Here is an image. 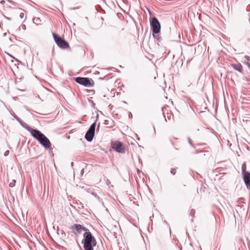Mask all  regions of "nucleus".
<instances>
[{"mask_svg":"<svg viewBox=\"0 0 250 250\" xmlns=\"http://www.w3.org/2000/svg\"><path fill=\"white\" fill-rule=\"evenodd\" d=\"M195 213V211L194 209H191L190 211V215L193 217Z\"/></svg>","mask_w":250,"mask_h":250,"instance_id":"13","label":"nucleus"},{"mask_svg":"<svg viewBox=\"0 0 250 250\" xmlns=\"http://www.w3.org/2000/svg\"><path fill=\"white\" fill-rule=\"evenodd\" d=\"M16 183V180H13L10 183H9V187H13L15 186V184Z\"/></svg>","mask_w":250,"mask_h":250,"instance_id":"12","label":"nucleus"},{"mask_svg":"<svg viewBox=\"0 0 250 250\" xmlns=\"http://www.w3.org/2000/svg\"><path fill=\"white\" fill-rule=\"evenodd\" d=\"M22 126H23L24 128H25L27 130L29 131V128H32V127H30L26 123L21 121V123H19Z\"/></svg>","mask_w":250,"mask_h":250,"instance_id":"11","label":"nucleus"},{"mask_svg":"<svg viewBox=\"0 0 250 250\" xmlns=\"http://www.w3.org/2000/svg\"><path fill=\"white\" fill-rule=\"evenodd\" d=\"M90 80L91 79L89 78L78 77L75 78L76 83L86 87H89L92 85Z\"/></svg>","mask_w":250,"mask_h":250,"instance_id":"6","label":"nucleus"},{"mask_svg":"<svg viewBox=\"0 0 250 250\" xmlns=\"http://www.w3.org/2000/svg\"><path fill=\"white\" fill-rule=\"evenodd\" d=\"M9 150H6V151L4 152V155L5 156H7V155L9 154Z\"/></svg>","mask_w":250,"mask_h":250,"instance_id":"18","label":"nucleus"},{"mask_svg":"<svg viewBox=\"0 0 250 250\" xmlns=\"http://www.w3.org/2000/svg\"><path fill=\"white\" fill-rule=\"evenodd\" d=\"M52 34L55 42L60 48L66 49L69 47L68 43L64 39L54 33Z\"/></svg>","mask_w":250,"mask_h":250,"instance_id":"3","label":"nucleus"},{"mask_svg":"<svg viewBox=\"0 0 250 250\" xmlns=\"http://www.w3.org/2000/svg\"><path fill=\"white\" fill-rule=\"evenodd\" d=\"M13 116L15 118V119H16V120L19 122L21 123V121L17 116L14 115H13Z\"/></svg>","mask_w":250,"mask_h":250,"instance_id":"14","label":"nucleus"},{"mask_svg":"<svg viewBox=\"0 0 250 250\" xmlns=\"http://www.w3.org/2000/svg\"><path fill=\"white\" fill-rule=\"evenodd\" d=\"M5 1L4 0H1L0 1V3L1 4H4L5 3Z\"/></svg>","mask_w":250,"mask_h":250,"instance_id":"22","label":"nucleus"},{"mask_svg":"<svg viewBox=\"0 0 250 250\" xmlns=\"http://www.w3.org/2000/svg\"><path fill=\"white\" fill-rule=\"evenodd\" d=\"M203 188H205V187H204V185H202V187H201V189H203Z\"/></svg>","mask_w":250,"mask_h":250,"instance_id":"23","label":"nucleus"},{"mask_svg":"<svg viewBox=\"0 0 250 250\" xmlns=\"http://www.w3.org/2000/svg\"><path fill=\"white\" fill-rule=\"evenodd\" d=\"M151 30L154 34H158L160 32L161 25L156 17H153L150 21Z\"/></svg>","mask_w":250,"mask_h":250,"instance_id":"5","label":"nucleus"},{"mask_svg":"<svg viewBox=\"0 0 250 250\" xmlns=\"http://www.w3.org/2000/svg\"><path fill=\"white\" fill-rule=\"evenodd\" d=\"M96 121L93 123L90 126L85 135V139L88 142H91L95 135Z\"/></svg>","mask_w":250,"mask_h":250,"instance_id":"4","label":"nucleus"},{"mask_svg":"<svg viewBox=\"0 0 250 250\" xmlns=\"http://www.w3.org/2000/svg\"><path fill=\"white\" fill-rule=\"evenodd\" d=\"M21 28L23 30H25L26 29V26L24 24L21 25Z\"/></svg>","mask_w":250,"mask_h":250,"instance_id":"20","label":"nucleus"},{"mask_svg":"<svg viewBox=\"0 0 250 250\" xmlns=\"http://www.w3.org/2000/svg\"><path fill=\"white\" fill-rule=\"evenodd\" d=\"M231 66L235 70L239 71V72H242L243 67L240 63H232L231 64Z\"/></svg>","mask_w":250,"mask_h":250,"instance_id":"10","label":"nucleus"},{"mask_svg":"<svg viewBox=\"0 0 250 250\" xmlns=\"http://www.w3.org/2000/svg\"><path fill=\"white\" fill-rule=\"evenodd\" d=\"M24 16V14L23 13H21L20 14V17L21 19L23 18Z\"/></svg>","mask_w":250,"mask_h":250,"instance_id":"17","label":"nucleus"},{"mask_svg":"<svg viewBox=\"0 0 250 250\" xmlns=\"http://www.w3.org/2000/svg\"><path fill=\"white\" fill-rule=\"evenodd\" d=\"M29 132L45 148L50 149L51 144L49 140L40 131L34 128H29Z\"/></svg>","mask_w":250,"mask_h":250,"instance_id":"1","label":"nucleus"},{"mask_svg":"<svg viewBox=\"0 0 250 250\" xmlns=\"http://www.w3.org/2000/svg\"><path fill=\"white\" fill-rule=\"evenodd\" d=\"M246 58L248 60H249V57L246 56Z\"/></svg>","mask_w":250,"mask_h":250,"instance_id":"25","label":"nucleus"},{"mask_svg":"<svg viewBox=\"0 0 250 250\" xmlns=\"http://www.w3.org/2000/svg\"><path fill=\"white\" fill-rule=\"evenodd\" d=\"M112 148L116 152L121 153H125V148L123 146V144L120 142H115L112 144Z\"/></svg>","mask_w":250,"mask_h":250,"instance_id":"7","label":"nucleus"},{"mask_svg":"<svg viewBox=\"0 0 250 250\" xmlns=\"http://www.w3.org/2000/svg\"><path fill=\"white\" fill-rule=\"evenodd\" d=\"M83 248L85 250H93V247L96 245V241L90 232H86L83 234Z\"/></svg>","mask_w":250,"mask_h":250,"instance_id":"2","label":"nucleus"},{"mask_svg":"<svg viewBox=\"0 0 250 250\" xmlns=\"http://www.w3.org/2000/svg\"><path fill=\"white\" fill-rule=\"evenodd\" d=\"M243 179L248 189H250V173L248 171H243Z\"/></svg>","mask_w":250,"mask_h":250,"instance_id":"8","label":"nucleus"},{"mask_svg":"<svg viewBox=\"0 0 250 250\" xmlns=\"http://www.w3.org/2000/svg\"><path fill=\"white\" fill-rule=\"evenodd\" d=\"M83 171H84V169H83L82 170V171H81V172H82V173H83Z\"/></svg>","mask_w":250,"mask_h":250,"instance_id":"26","label":"nucleus"},{"mask_svg":"<svg viewBox=\"0 0 250 250\" xmlns=\"http://www.w3.org/2000/svg\"><path fill=\"white\" fill-rule=\"evenodd\" d=\"M6 18L8 20H11V18H8V17H6Z\"/></svg>","mask_w":250,"mask_h":250,"instance_id":"24","label":"nucleus"},{"mask_svg":"<svg viewBox=\"0 0 250 250\" xmlns=\"http://www.w3.org/2000/svg\"><path fill=\"white\" fill-rule=\"evenodd\" d=\"M100 123H99V124L98 125V126H97V129H96L97 131H98V130H99V128H100Z\"/></svg>","mask_w":250,"mask_h":250,"instance_id":"21","label":"nucleus"},{"mask_svg":"<svg viewBox=\"0 0 250 250\" xmlns=\"http://www.w3.org/2000/svg\"><path fill=\"white\" fill-rule=\"evenodd\" d=\"M72 228L73 229H75L78 233H81L82 230H86L87 231L88 229L83 227L82 225L80 224H74Z\"/></svg>","mask_w":250,"mask_h":250,"instance_id":"9","label":"nucleus"},{"mask_svg":"<svg viewBox=\"0 0 250 250\" xmlns=\"http://www.w3.org/2000/svg\"><path fill=\"white\" fill-rule=\"evenodd\" d=\"M247 64H248V65L249 66H250V64H249V62H248V63H247Z\"/></svg>","mask_w":250,"mask_h":250,"instance_id":"27","label":"nucleus"},{"mask_svg":"<svg viewBox=\"0 0 250 250\" xmlns=\"http://www.w3.org/2000/svg\"><path fill=\"white\" fill-rule=\"evenodd\" d=\"M188 143L190 144V145L192 146H193V145L192 143V140H191V139L190 138H188Z\"/></svg>","mask_w":250,"mask_h":250,"instance_id":"16","label":"nucleus"},{"mask_svg":"<svg viewBox=\"0 0 250 250\" xmlns=\"http://www.w3.org/2000/svg\"><path fill=\"white\" fill-rule=\"evenodd\" d=\"M176 169L175 168H172L170 170V172L173 175H174L176 173Z\"/></svg>","mask_w":250,"mask_h":250,"instance_id":"15","label":"nucleus"},{"mask_svg":"<svg viewBox=\"0 0 250 250\" xmlns=\"http://www.w3.org/2000/svg\"><path fill=\"white\" fill-rule=\"evenodd\" d=\"M92 195L94 196L95 197H97L98 199H99V197L97 196L96 193L93 192Z\"/></svg>","mask_w":250,"mask_h":250,"instance_id":"19","label":"nucleus"}]
</instances>
